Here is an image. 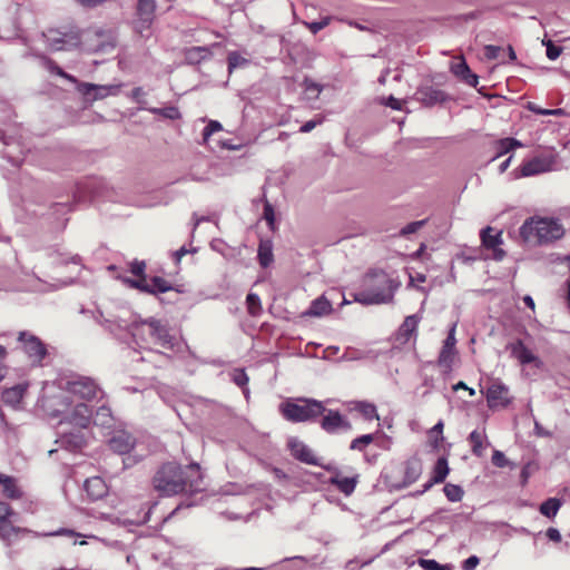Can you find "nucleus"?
<instances>
[{"label": "nucleus", "mask_w": 570, "mask_h": 570, "mask_svg": "<svg viewBox=\"0 0 570 570\" xmlns=\"http://www.w3.org/2000/svg\"><path fill=\"white\" fill-rule=\"evenodd\" d=\"M153 485L164 497L194 494L206 489L204 474L197 463L185 466L174 462L165 463L155 473Z\"/></svg>", "instance_id": "obj_1"}, {"label": "nucleus", "mask_w": 570, "mask_h": 570, "mask_svg": "<svg viewBox=\"0 0 570 570\" xmlns=\"http://www.w3.org/2000/svg\"><path fill=\"white\" fill-rule=\"evenodd\" d=\"M401 283L385 271L368 269L361 281V287L353 294V299L362 305L389 304L394 299Z\"/></svg>", "instance_id": "obj_2"}, {"label": "nucleus", "mask_w": 570, "mask_h": 570, "mask_svg": "<svg viewBox=\"0 0 570 570\" xmlns=\"http://www.w3.org/2000/svg\"><path fill=\"white\" fill-rule=\"evenodd\" d=\"M525 242L543 245L560 239L564 235L563 225L554 218H529L520 228Z\"/></svg>", "instance_id": "obj_3"}, {"label": "nucleus", "mask_w": 570, "mask_h": 570, "mask_svg": "<svg viewBox=\"0 0 570 570\" xmlns=\"http://www.w3.org/2000/svg\"><path fill=\"white\" fill-rule=\"evenodd\" d=\"M325 411L323 402L308 397L285 401L279 405L282 416L292 423L315 422Z\"/></svg>", "instance_id": "obj_4"}, {"label": "nucleus", "mask_w": 570, "mask_h": 570, "mask_svg": "<svg viewBox=\"0 0 570 570\" xmlns=\"http://www.w3.org/2000/svg\"><path fill=\"white\" fill-rule=\"evenodd\" d=\"M42 36L50 49L55 51L71 50L81 43V30L72 23L48 28Z\"/></svg>", "instance_id": "obj_5"}, {"label": "nucleus", "mask_w": 570, "mask_h": 570, "mask_svg": "<svg viewBox=\"0 0 570 570\" xmlns=\"http://www.w3.org/2000/svg\"><path fill=\"white\" fill-rule=\"evenodd\" d=\"M138 332L141 335H148L153 344L163 348L173 350L176 344V338L170 334L168 325L156 318L144 321L139 325Z\"/></svg>", "instance_id": "obj_6"}, {"label": "nucleus", "mask_w": 570, "mask_h": 570, "mask_svg": "<svg viewBox=\"0 0 570 570\" xmlns=\"http://www.w3.org/2000/svg\"><path fill=\"white\" fill-rule=\"evenodd\" d=\"M487 404L490 410L505 409L512 403V395L501 381H493L485 392Z\"/></svg>", "instance_id": "obj_7"}, {"label": "nucleus", "mask_w": 570, "mask_h": 570, "mask_svg": "<svg viewBox=\"0 0 570 570\" xmlns=\"http://www.w3.org/2000/svg\"><path fill=\"white\" fill-rule=\"evenodd\" d=\"M16 515V511L9 503L0 501V539L6 542H10L21 532H27V529L13 524Z\"/></svg>", "instance_id": "obj_8"}, {"label": "nucleus", "mask_w": 570, "mask_h": 570, "mask_svg": "<svg viewBox=\"0 0 570 570\" xmlns=\"http://www.w3.org/2000/svg\"><path fill=\"white\" fill-rule=\"evenodd\" d=\"M66 391L82 401H92L100 393L99 386L90 377H78L67 382Z\"/></svg>", "instance_id": "obj_9"}, {"label": "nucleus", "mask_w": 570, "mask_h": 570, "mask_svg": "<svg viewBox=\"0 0 570 570\" xmlns=\"http://www.w3.org/2000/svg\"><path fill=\"white\" fill-rule=\"evenodd\" d=\"M125 283L129 285L131 288L138 289L141 293L149 294V295H158L160 293H167L169 291H173L174 287L171 283L164 277L160 276H154L150 278V282L147 279H131L126 278Z\"/></svg>", "instance_id": "obj_10"}, {"label": "nucleus", "mask_w": 570, "mask_h": 570, "mask_svg": "<svg viewBox=\"0 0 570 570\" xmlns=\"http://www.w3.org/2000/svg\"><path fill=\"white\" fill-rule=\"evenodd\" d=\"M18 340L23 344L22 348L28 357L35 364H40L47 355L46 345L41 342V340L27 332H20Z\"/></svg>", "instance_id": "obj_11"}, {"label": "nucleus", "mask_w": 570, "mask_h": 570, "mask_svg": "<svg viewBox=\"0 0 570 570\" xmlns=\"http://www.w3.org/2000/svg\"><path fill=\"white\" fill-rule=\"evenodd\" d=\"M420 322L421 317L419 315L406 316L394 334V343L402 346L407 344L411 340L415 342Z\"/></svg>", "instance_id": "obj_12"}, {"label": "nucleus", "mask_w": 570, "mask_h": 570, "mask_svg": "<svg viewBox=\"0 0 570 570\" xmlns=\"http://www.w3.org/2000/svg\"><path fill=\"white\" fill-rule=\"evenodd\" d=\"M507 350L521 365L533 363L538 368L542 365L541 360L520 338L509 343Z\"/></svg>", "instance_id": "obj_13"}, {"label": "nucleus", "mask_w": 570, "mask_h": 570, "mask_svg": "<svg viewBox=\"0 0 570 570\" xmlns=\"http://www.w3.org/2000/svg\"><path fill=\"white\" fill-rule=\"evenodd\" d=\"M119 85H95L89 82H81L78 90L91 101L104 99L108 96H115L119 92Z\"/></svg>", "instance_id": "obj_14"}, {"label": "nucleus", "mask_w": 570, "mask_h": 570, "mask_svg": "<svg viewBox=\"0 0 570 570\" xmlns=\"http://www.w3.org/2000/svg\"><path fill=\"white\" fill-rule=\"evenodd\" d=\"M321 417V428L331 434L336 433L338 430H350L352 428L351 423L335 410L326 409Z\"/></svg>", "instance_id": "obj_15"}, {"label": "nucleus", "mask_w": 570, "mask_h": 570, "mask_svg": "<svg viewBox=\"0 0 570 570\" xmlns=\"http://www.w3.org/2000/svg\"><path fill=\"white\" fill-rule=\"evenodd\" d=\"M482 246L487 249L493 250V258L500 261L504 257L505 253L500 248L502 242V233L497 232L490 226L483 228L480 234Z\"/></svg>", "instance_id": "obj_16"}, {"label": "nucleus", "mask_w": 570, "mask_h": 570, "mask_svg": "<svg viewBox=\"0 0 570 570\" xmlns=\"http://www.w3.org/2000/svg\"><path fill=\"white\" fill-rule=\"evenodd\" d=\"M327 471H333L334 475L330 478V484L335 487L341 493L348 497L351 495L360 481V475L355 474L353 476H342L341 473L333 468L324 466Z\"/></svg>", "instance_id": "obj_17"}, {"label": "nucleus", "mask_w": 570, "mask_h": 570, "mask_svg": "<svg viewBox=\"0 0 570 570\" xmlns=\"http://www.w3.org/2000/svg\"><path fill=\"white\" fill-rule=\"evenodd\" d=\"M552 164L553 159L550 157H534L522 164L520 173L523 177L539 175L551 170Z\"/></svg>", "instance_id": "obj_18"}, {"label": "nucleus", "mask_w": 570, "mask_h": 570, "mask_svg": "<svg viewBox=\"0 0 570 570\" xmlns=\"http://www.w3.org/2000/svg\"><path fill=\"white\" fill-rule=\"evenodd\" d=\"M288 446H289L292 455L296 460H298L303 463H306V464L322 466V464L320 463V461H318L317 456L314 454V452L303 442H301L298 440H292L288 443Z\"/></svg>", "instance_id": "obj_19"}, {"label": "nucleus", "mask_w": 570, "mask_h": 570, "mask_svg": "<svg viewBox=\"0 0 570 570\" xmlns=\"http://www.w3.org/2000/svg\"><path fill=\"white\" fill-rule=\"evenodd\" d=\"M416 100L426 107H432L436 104L446 100V94L432 86H425L417 89L415 92Z\"/></svg>", "instance_id": "obj_20"}, {"label": "nucleus", "mask_w": 570, "mask_h": 570, "mask_svg": "<svg viewBox=\"0 0 570 570\" xmlns=\"http://www.w3.org/2000/svg\"><path fill=\"white\" fill-rule=\"evenodd\" d=\"M83 487H85V491H86L87 495L91 500H99V499L104 498L108 492L107 484L100 476H92V478L87 479L85 481Z\"/></svg>", "instance_id": "obj_21"}, {"label": "nucleus", "mask_w": 570, "mask_h": 570, "mask_svg": "<svg viewBox=\"0 0 570 570\" xmlns=\"http://www.w3.org/2000/svg\"><path fill=\"white\" fill-rule=\"evenodd\" d=\"M27 389L28 384H17L12 387L6 389L2 392L1 399L4 404L18 407L27 392Z\"/></svg>", "instance_id": "obj_22"}, {"label": "nucleus", "mask_w": 570, "mask_h": 570, "mask_svg": "<svg viewBox=\"0 0 570 570\" xmlns=\"http://www.w3.org/2000/svg\"><path fill=\"white\" fill-rule=\"evenodd\" d=\"M456 361H458L456 348L442 347L439 353L436 364L443 374H449L450 372H452Z\"/></svg>", "instance_id": "obj_23"}, {"label": "nucleus", "mask_w": 570, "mask_h": 570, "mask_svg": "<svg viewBox=\"0 0 570 570\" xmlns=\"http://www.w3.org/2000/svg\"><path fill=\"white\" fill-rule=\"evenodd\" d=\"M0 484L2 485V494L10 500H19L22 498V491L17 485L13 476L0 473Z\"/></svg>", "instance_id": "obj_24"}, {"label": "nucleus", "mask_w": 570, "mask_h": 570, "mask_svg": "<svg viewBox=\"0 0 570 570\" xmlns=\"http://www.w3.org/2000/svg\"><path fill=\"white\" fill-rule=\"evenodd\" d=\"M450 472L448 460L445 458H439L432 471L431 480L424 485V490H429L433 484L442 483Z\"/></svg>", "instance_id": "obj_25"}, {"label": "nucleus", "mask_w": 570, "mask_h": 570, "mask_svg": "<svg viewBox=\"0 0 570 570\" xmlns=\"http://www.w3.org/2000/svg\"><path fill=\"white\" fill-rule=\"evenodd\" d=\"M422 473V464L419 460H409L404 465L402 487L406 488L417 481Z\"/></svg>", "instance_id": "obj_26"}, {"label": "nucleus", "mask_w": 570, "mask_h": 570, "mask_svg": "<svg viewBox=\"0 0 570 570\" xmlns=\"http://www.w3.org/2000/svg\"><path fill=\"white\" fill-rule=\"evenodd\" d=\"M452 72L464 80L469 86L476 87L479 83V77L473 73L465 60L461 59L459 62H455L451 67Z\"/></svg>", "instance_id": "obj_27"}, {"label": "nucleus", "mask_w": 570, "mask_h": 570, "mask_svg": "<svg viewBox=\"0 0 570 570\" xmlns=\"http://www.w3.org/2000/svg\"><path fill=\"white\" fill-rule=\"evenodd\" d=\"M91 410L85 403H79L75 406L71 414V422L81 428H87L91 419Z\"/></svg>", "instance_id": "obj_28"}, {"label": "nucleus", "mask_w": 570, "mask_h": 570, "mask_svg": "<svg viewBox=\"0 0 570 570\" xmlns=\"http://www.w3.org/2000/svg\"><path fill=\"white\" fill-rule=\"evenodd\" d=\"M333 307L331 302L325 297L321 296L311 303L309 308L304 313L308 316H324L332 312Z\"/></svg>", "instance_id": "obj_29"}, {"label": "nucleus", "mask_w": 570, "mask_h": 570, "mask_svg": "<svg viewBox=\"0 0 570 570\" xmlns=\"http://www.w3.org/2000/svg\"><path fill=\"white\" fill-rule=\"evenodd\" d=\"M110 449L119 454L128 453L134 448V440L130 435L118 434L109 441Z\"/></svg>", "instance_id": "obj_30"}, {"label": "nucleus", "mask_w": 570, "mask_h": 570, "mask_svg": "<svg viewBox=\"0 0 570 570\" xmlns=\"http://www.w3.org/2000/svg\"><path fill=\"white\" fill-rule=\"evenodd\" d=\"M156 1L155 0H138L136 7V17L148 20L155 19Z\"/></svg>", "instance_id": "obj_31"}, {"label": "nucleus", "mask_w": 570, "mask_h": 570, "mask_svg": "<svg viewBox=\"0 0 570 570\" xmlns=\"http://www.w3.org/2000/svg\"><path fill=\"white\" fill-rule=\"evenodd\" d=\"M519 147H522V144L515 138H502L495 142L497 154L494 158L501 157Z\"/></svg>", "instance_id": "obj_32"}, {"label": "nucleus", "mask_w": 570, "mask_h": 570, "mask_svg": "<svg viewBox=\"0 0 570 570\" xmlns=\"http://www.w3.org/2000/svg\"><path fill=\"white\" fill-rule=\"evenodd\" d=\"M354 409L358 413H361L362 416L367 421H372L374 419L380 420V416L376 411V406L373 403H368V402H364V401L356 402Z\"/></svg>", "instance_id": "obj_33"}, {"label": "nucleus", "mask_w": 570, "mask_h": 570, "mask_svg": "<svg viewBox=\"0 0 570 570\" xmlns=\"http://www.w3.org/2000/svg\"><path fill=\"white\" fill-rule=\"evenodd\" d=\"M258 261L262 267H267L273 262V250L269 242H261L258 246Z\"/></svg>", "instance_id": "obj_34"}, {"label": "nucleus", "mask_w": 570, "mask_h": 570, "mask_svg": "<svg viewBox=\"0 0 570 570\" xmlns=\"http://www.w3.org/2000/svg\"><path fill=\"white\" fill-rule=\"evenodd\" d=\"M561 507V502L560 500L556 499V498H550L548 500H546L541 505H540V512L541 514H543L544 517L549 518V519H552L556 517V514L558 513L559 509Z\"/></svg>", "instance_id": "obj_35"}, {"label": "nucleus", "mask_w": 570, "mask_h": 570, "mask_svg": "<svg viewBox=\"0 0 570 570\" xmlns=\"http://www.w3.org/2000/svg\"><path fill=\"white\" fill-rule=\"evenodd\" d=\"M483 439L484 435L478 430L472 431L469 435L472 453L476 456H481L483 454Z\"/></svg>", "instance_id": "obj_36"}, {"label": "nucleus", "mask_w": 570, "mask_h": 570, "mask_svg": "<svg viewBox=\"0 0 570 570\" xmlns=\"http://www.w3.org/2000/svg\"><path fill=\"white\" fill-rule=\"evenodd\" d=\"M443 491H444V494L448 498V500L451 502L461 501L463 498V494H464V492L460 485L452 484V483L445 484Z\"/></svg>", "instance_id": "obj_37"}, {"label": "nucleus", "mask_w": 570, "mask_h": 570, "mask_svg": "<svg viewBox=\"0 0 570 570\" xmlns=\"http://www.w3.org/2000/svg\"><path fill=\"white\" fill-rule=\"evenodd\" d=\"M246 304H247L248 313L250 315L256 316L261 313L262 304H261V298L257 294L249 293L246 297Z\"/></svg>", "instance_id": "obj_38"}, {"label": "nucleus", "mask_w": 570, "mask_h": 570, "mask_svg": "<svg viewBox=\"0 0 570 570\" xmlns=\"http://www.w3.org/2000/svg\"><path fill=\"white\" fill-rule=\"evenodd\" d=\"M228 71L232 72L235 68L244 67L248 63V60L240 56L237 51L228 53Z\"/></svg>", "instance_id": "obj_39"}, {"label": "nucleus", "mask_w": 570, "mask_h": 570, "mask_svg": "<svg viewBox=\"0 0 570 570\" xmlns=\"http://www.w3.org/2000/svg\"><path fill=\"white\" fill-rule=\"evenodd\" d=\"M373 441H374L373 434H364V435H361L358 438H355L351 442L350 449L351 450H356V451H363Z\"/></svg>", "instance_id": "obj_40"}, {"label": "nucleus", "mask_w": 570, "mask_h": 570, "mask_svg": "<svg viewBox=\"0 0 570 570\" xmlns=\"http://www.w3.org/2000/svg\"><path fill=\"white\" fill-rule=\"evenodd\" d=\"M129 271L136 276L135 279H147L146 263L144 261L135 259L129 264Z\"/></svg>", "instance_id": "obj_41"}, {"label": "nucleus", "mask_w": 570, "mask_h": 570, "mask_svg": "<svg viewBox=\"0 0 570 570\" xmlns=\"http://www.w3.org/2000/svg\"><path fill=\"white\" fill-rule=\"evenodd\" d=\"M46 67L48 68V70L52 73H56L57 76L63 78V79H67L71 82H76V78L69 73H67L66 71H63V69H61L53 60L51 59H46Z\"/></svg>", "instance_id": "obj_42"}, {"label": "nucleus", "mask_w": 570, "mask_h": 570, "mask_svg": "<svg viewBox=\"0 0 570 570\" xmlns=\"http://www.w3.org/2000/svg\"><path fill=\"white\" fill-rule=\"evenodd\" d=\"M529 110H531L532 112L537 114V115H542V116H548V115H553V116H562L564 115V110L561 109V108H558V109H544V108H541L532 102L529 104L528 106Z\"/></svg>", "instance_id": "obj_43"}, {"label": "nucleus", "mask_w": 570, "mask_h": 570, "mask_svg": "<svg viewBox=\"0 0 570 570\" xmlns=\"http://www.w3.org/2000/svg\"><path fill=\"white\" fill-rule=\"evenodd\" d=\"M153 20L144 19V18H137L134 21V28L137 33H139L141 37H146L145 32L149 31L153 24Z\"/></svg>", "instance_id": "obj_44"}, {"label": "nucleus", "mask_w": 570, "mask_h": 570, "mask_svg": "<svg viewBox=\"0 0 570 570\" xmlns=\"http://www.w3.org/2000/svg\"><path fill=\"white\" fill-rule=\"evenodd\" d=\"M330 22L331 17H325L321 21L305 22V26L313 35H316L318 31L327 27Z\"/></svg>", "instance_id": "obj_45"}, {"label": "nucleus", "mask_w": 570, "mask_h": 570, "mask_svg": "<svg viewBox=\"0 0 570 570\" xmlns=\"http://www.w3.org/2000/svg\"><path fill=\"white\" fill-rule=\"evenodd\" d=\"M543 45L547 47V57L550 60H556L562 52V48L556 46L551 40L543 41Z\"/></svg>", "instance_id": "obj_46"}, {"label": "nucleus", "mask_w": 570, "mask_h": 570, "mask_svg": "<svg viewBox=\"0 0 570 570\" xmlns=\"http://www.w3.org/2000/svg\"><path fill=\"white\" fill-rule=\"evenodd\" d=\"M443 422L439 421L430 431L431 434H435V439L432 441L434 448H438L440 443L443 441Z\"/></svg>", "instance_id": "obj_47"}, {"label": "nucleus", "mask_w": 570, "mask_h": 570, "mask_svg": "<svg viewBox=\"0 0 570 570\" xmlns=\"http://www.w3.org/2000/svg\"><path fill=\"white\" fill-rule=\"evenodd\" d=\"M222 125L216 120H210L204 128L203 138L206 141L214 132L222 130Z\"/></svg>", "instance_id": "obj_48"}, {"label": "nucleus", "mask_w": 570, "mask_h": 570, "mask_svg": "<svg viewBox=\"0 0 570 570\" xmlns=\"http://www.w3.org/2000/svg\"><path fill=\"white\" fill-rule=\"evenodd\" d=\"M491 461L492 464L498 468H505L509 464V461L505 458L504 453L499 450L493 451Z\"/></svg>", "instance_id": "obj_49"}, {"label": "nucleus", "mask_w": 570, "mask_h": 570, "mask_svg": "<svg viewBox=\"0 0 570 570\" xmlns=\"http://www.w3.org/2000/svg\"><path fill=\"white\" fill-rule=\"evenodd\" d=\"M159 114L163 115L164 117L168 118V119H171V120L180 118L179 109L177 107H174V106L160 109Z\"/></svg>", "instance_id": "obj_50"}, {"label": "nucleus", "mask_w": 570, "mask_h": 570, "mask_svg": "<svg viewBox=\"0 0 570 570\" xmlns=\"http://www.w3.org/2000/svg\"><path fill=\"white\" fill-rule=\"evenodd\" d=\"M500 52H501V47L492 46V45L484 47V56L489 60L498 59Z\"/></svg>", "instance_id": "obj_51"}, {"label": "nucleus", "mask_w": 570, "mask_h": 570, "mask_svg": "<svg viewBox=\"0 0 570 570\" xmlns=\"http://www.w3.org/2000/svg\"><path fill=\"white\" fill-rule=\"evenodd\" d=\"M424 223H425L424 220L410 223L405 227L402 228L401 234L410 235V234L416 233L424 225Z\"/></svg>", "instance_id": "obj_52"}, {"label": "nucleus", "mask_w": 570, "mask_h": 570, "mask_svg": "<svg viewBox=\"0 0 570 570\" xmlns=\"http://www.w3.org/2000/svg\"><path fill=\"white\" fill-rule=\"evenodd\" d=\"M323 122V117H317L316 119H312L306 121L299 129L301 132H309L312 131L317 125H321Z\"/></svg>", "instance_id": "obj_53"}, {"label": "nucleus", "mask_w": 570, "mask_h": 570, "mask_svg": "<svg viewBox=\"0 0 570 570\" xmlns=\"http://www.w3.org/2000/svg\"><path fill=\"white\" fill-rule=\"evenodd\" d=\"M264 218L268 223V225L272 226L274 224V219H275L274 208H273L272 204H269L268 202H266L264 205Z\"/></svg>", "instance_id": "obj_54"}, {"label": "nucleus", "mask_w": 570, "mask_h": 570, "mask_svg": "<svg viewBox=\"0 0 570 570\" xmlns=\"http://www.w3.org/2000/svg\"><path fill=\"white\" fill-rule=\"evenodd\" d=\"M456 340H455V326L451 328L446 338L443 342L442 347L444 348H455Z\"/></svg>", "instance_id": "obj_55"}, {"label": "nucleus", "mask_w": 570, "mask_h": 570, "mask_svg": "<svg viewBox=\"0 0 570 570\" xmlns=\"http://www.w3.org/2000/svg\"><path fill=\"white\" fill-rule=\"evenodd\" d=\"M6 357H7V350L2 345H0V381L6 375V365H4Z\"/></svg>", "instance_id": "obj_56"}, {"label": "nucleus", "mask_w": 570, "mask_h": 570, "mask_svg": "<svg viewBox=\"0 0 570 570\" xmlns=\"http://www.w3.org/2000/svg\"><path fill=\"white\" fill-rule=\"evenodd\" d=\"M480 560L476 556H471L469 557L464 562H463V569L464 570H473L476 568V566L479 564Z\"/></svg>", "instance_id": "obj_57"}, {"label": "nucleus", "mask_w": 570, "mask_h": 570, "mask_svg": "<svg viewBox=\"0 0 570 570\" xmlns=\"http://www.w3.org/2000/svg\"><path fill=\"white\" fill-rule=\"evenodd\" d=\"M420 563L426 570H440L441 569V566L435 560L422 559L420 561Z\"/></svg>", "instance_id": "obj_58"}, {"label": "nucleus", "mask_w": 570, "mask_h": 570, "mask_svg": "<svg viewBox=\"0 0 570 570\" xmlns=\"http://www.w3.org/2000/svg\"><path fill=\"white\" fill-rule=\"evenodd\" d=\"M234 382L238 386H244L248 382V377L244 371H239L234 375Z\"/></svg>", "instance_id": "obj_59"}, {"label": "nucleus", "mask_w": 570, "mask_h": 570, "mask_svg": "<svg viewBox=\"0 0 570 570\" xmlns=\"http://www.w3.org/2000/svg\"><path fill=\"white\" fill-rule=\"evenodd\" d=\"M546 534L549 538V540H551L553 542H560L561 541V534H560L559 530L556 529V528H549L547 530Z\"/></svg>", "instance_id": "obj_60"}, {"label": "nucleus", "mask_w": 570, "mask_h": 570, "mask_svg": "<svg viewBox=\"0 0 570 570\" xmlns=\"http://www.w3.org/2000/svg\"><path fill=\"white\" fill-rule=\"evenodd\" d=\"M80 6L87 8H95L105 3L107 0H76Z\"/></svg>", "instance_id": "obj_61"}, {"label": "nucleus", "mask_w": 570, "mask_h": 570, "mask_svg": "<svg viewBox=\"0 0 570 570\" xmlns=\"http://www.w3.org/2000/svg\"><path fill=\"white\" fill-rule=\"evenodd\" d=\"M386 106L394 110H401L402 109V101L394 98L393 96H390L387 101L385 102Z\"/></svg>", "instance_id": "obj_62"}, {"label": "nucleus", "mask_w": 570, "mask_h": 570, "mask_svg": "<svg viewBox=\"0 0 570 570\" xmlns=\"http://www.w3.org/2000/svg\"><path fill=\"white\" fill-rule=\"evenodd\" d=\"M523 303H524L529 308H531L532 311L535 308L534 301H533V298H532L530 295H525V296L523 297Z\"/></svg>", "instance_id": "obj_63"}, {"label": "nucleus", "mask_w": 570, "mask_h": 570, "mask_svg": "<svg viewBox=\"0 0 570 570\" xmlns=\"http://www.w3.org/2000/svg\"><path fill=\"white\" fill-rule=\"evenodd\" d=\"M187 254V249L185 247H181L180 249H178L176 253H175V258H176V262L179 263L180 259L183 258V256H185Z\"/></svg>", "instance_id": "obj_64"}]
</instances>
